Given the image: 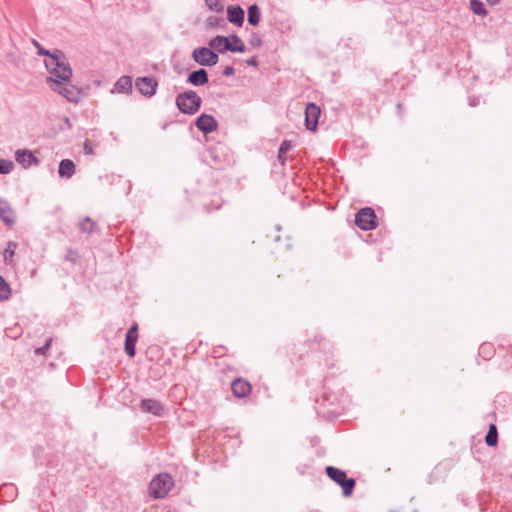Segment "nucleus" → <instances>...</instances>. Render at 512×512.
Here are the masks:
<instances>
[{"instance_id": "nucleus-1", "label": "nucleus", "mask_w": 512, "mask_h": 512, "mask_svg": "<svg viewBox=\"0 0 512 512\" xmlns=\"http://www.w3.org/2000/svg\"><path fill=\"white\" fill-rule=\"evenodd\" d=\"M44 65L50 73V76L46 79L49 86L55 84L56 80L59 82H69L71 80L72 69L65 54L61 50L56 49V56L52 59H46Z\"/></svg>"}, {"instance_id": "nucleus-2", "label": "nucleus", "mask_w": 512, "mask_h": 512, "mask_svg": "<svg viewBox=\"0 0 512 512\" xmlns=\"http://www.w3.org/2000/svg\"><path fill=\"white\" fill-rule=\"evenodd\" d=\"M201 97L194 90L179 93L176 97V106L183 113L193 115L201 107Z\"/></svg>"}, {"instance_id": "nucleus-3", "label": "nucleus", "mask_w": 512, "mask_h": 512, "mask_svg": "<svg viewBox=\"0 0 512 512\" xmlns=\"http://www.w3.org/2000/svg\"><path fill=\"white\" fill-rule=\"evenodd\" d=\"M174 486V480L168 473L156 475L150 482L149 492L154 499L164 498Z\"/></svg>"}, {"instance_id": "nucleus-4", "label": "nucleus", "mask_w": 512, "mask_h": 512, "mask_svg": "<svg viewBox=\"0 0 512 512\" xmlns=\"http://www.w3.org/2000/svg\"><path fill=\"white\" fill-rule=\"evenodd\" d=\"M325 471L331 480L341 486L342 494L345 497H349L353 493L356 481L353 478H348L345 471L333 466H327Z\"/></svg>"}, {"instance_id": "nucleus-5", "label": "nucleus", "mask_w": 512, "mask_h": 512, "mask_svg": "<svg viewBox=\"0 0 512 512\" xmlns=\"http://www.w3.org/2000/svg\"><path fill=\"white\" fill-rule=\"evenodd\" d=\"M51 90L57 92L66 98L69 102L77 103L81 98V90L69 82L55 81V84L50 85Z\"/></svg>"}, {"instance_id": "nucleus-6", "label": "nucleus", "mask_w": 512, "mask_h": 512, "mask_svg": "<svg viewBox=\"0 0 512 512\" xmlns=\"http://www.w3.org/2000/svg\"><path fill=\"white\" fill-rule=\"evenodd\" d=\"M355 224L364 231L375 229L377 223L374 210L370 207L360 209L355 215Z\"/></svg>"}, {"instance_id": "nucleus-7", "label": "nucleus", "mask_w": 512, "mask_h": 512, "mask_svg": "<svg viewBox=\"0 0 512 512\" xmlns=\"http://www.w3.org/2000/svg\"><path fill=\"white\" fill-rule=\"evenodd\" d=\"M192 59L201 66H214L218 63L219 57L212 48L198 47L193 50Z\"/></svg>"}, {"instance_id": "nucleus-8", "label": "nucleus", "mask_w": 512, "mask_h": 512, "mask_svg": "<svg viewBox=\"0 0 512 512\" xmlns=\"http://www.w3.org/2000/svg\"><path fill=\"white\" fill-rule=\"evenodd\" d=\"M158 87V82L152 77H138L135 80L136 90L143 96L151 98L155 95Z\"/></svg>"}, {"instance_id": "nucleus-9", "label": "nucleus", "mask_w": 512, "mask_h": 512, "mask_svg": "<svg viewBox=\"0 0 512 512\" xmlns=\"http://www.w3.org/2000/svg\"><path fill=\"white\" fill-rule=\"evenodd\" d=\"M209 46L213 50H215L219 53H224L226 51H229V52L242 51L241 46H233V44L230 42L229 37L220 36V35L211 39L209 42Z\"/></svg>"}, {"instance_id": "nucleus-10", "label": "nucleus", "mask_w": 512, "mask_h": 512, "mask_svg": "<svg viewBox=\"0 0 512 512\" xmlns=\"http://www.w3.org/2000/svg\"><path fill=\"white\" fill-rule=\"evenodd\" d=\"M207 159L211 160V165L216 168H220L224 163L227 162V154L224 151V147L220 144L210 146L207 150Z\"/></svg>"}, {"instance_id": "nucleus-11", "label": "nucleus", "mask_w": 512, "mask_h": 512, "mask_svg": "<svg viewBox=\"0 0 512 512\" xmlns=\"http://www.w3.org/2000/svg\"><path fill=\"white\" fill-rule=\"evenodd\" d=\"M320 113L319 106L314 103L307 104L305 108V125L307 130L316 131Z\"/></svg>"}, {"instance_id": "nucleus-12", "label": "nucleus", "mask_w": 512, "mask_h": 512, "mask_svg": "<svg viewBox=\"0 0 512 512\" xmlns=\"http://www.w3.org/2000/svg\"><path fill=\"white\" fill-rule=\"evenodd\" d=\"M0 220L8 227L16 222V213L6 199L0 198Z\"/></svg>"}, {"instance_id": "nucleus-13", "label": "nucleus", "mask_w": 512, "mask_h": 512, "mask_svg": "<svg viewBox=\"0 0 512 512\" xmlns=\"http://www.w3.org/2000/svg\"><path fill=\"white\" fill-rule=\"evenodd\" d=\"M195 126L203 133H211L215 131L218 127V123L216 119L212 115L201 114L196 122Z\"/></svg>"}, {"instance_id": "nucleus-14", "label": "nucleus", "mask_w": 512, "mask_h": 512, "mask_svg": "<svg viewBox=\"0 0 512 512\" xmlns=\"http://www.w3.org/2000/svg\"><path fill=\"white\" fill-rule=\"evenodd\" d=\"M138 340V325L134 323L127 331L125 337V352L129 357L135 356V345Z\"/></svg>"}, {"instance_id": "nucleus-15", "label": "nucleus", "mask_w": 512, "mask_h": 512, "mask_svg": "<svg viewBox=\"0 0 512 512\" xmlns=\"http://www.w3.org/2000/svg\"><path fill=\"white\" fill-rule=\"evenodd\" d=\"M227 20L238 26L241 27L245 20V12L239 5H229L227 7Z\"/></svg>"}, {"instance_id": "nucleus-16", "label": "nucleus", "mask_w": 512, "mask_h": 512, "mask_svg": "<svg viewBox=\"0 0 512 512\" xmlns=\"http://www.w3.org/2000/svg\"><path fill=\"white\" fill-rule=\"evenodd\" d=\"M251 389V384L242 378H237L231 383L232 393L238 398L246 397L251 392Z\"/></svg>"}, {"instance_id": "nucleus-17", "label": "nucleus", "mask_w": 512, "mask_h": 512, "mask_svg": "<svg viewBox=\"0 0 512 512\" xmlns=\"http://www.w3.org/2000/svg\"><path fill=\"white\" fill-rule=\"evenodd\" d=\"M140 408L143 412L151 413L155 416H161L164 411L163 405L156 399H143Z\"/></svg>"}, {"instance_id": "nucleus-18", "label": "nucleus", "mask_w": 512, "mask_h": 512, "mask_svg": "<svg viewBox=\"0 0 512 512\" xmlns=\"http://www.w3.org/2000/svg\"><path fill=\"white\" fill-rule=\"evenodd\" d=\"M186 81L193 86H203L208 83L209 76L205 69L200 68L198 70L192 71L188 75Z\"/></svg>"}, {"instance_id": "nucleus-19", "label": "nucleus", "mask_w": 512, "mask_h": 512, "mask_svg": "<svg viewBox=\"0 0 512 512\" xmlns=\"http://www.w3.org/2000/svg\"><path fill=\"white\" fill-rule=\"evenodd\" d=\"M15 159L18 163L22 164L24 167H30L33 164H38V159L32 154L31 151L26 149H19L15 152Z\"/></svg>"}, {"instance_id": "nucleus-20", "label": "nucleus", "mask_w": 512, "mask_h": 512, "mask_svg": "<svg viewBox=\"0 0 512 512\" xmlns=\"http://www.w3.org/2000/svg\"><path fill=\"white\" fill-rule=\"evenodd\" d=\"M132 88V78L130 76L124 75L116 81V83L114 84V88L111 90V93L118 92L124 94H131Z\"/></svg>"}, {"instance_id": "nucleus-21", "label": "nucleus", "mask_w": 512, "mask_h": 512, "mask_svg": "<svg viewBox=\"0 0 512 512\" xmlns=\"http://www.w3.org/2000/svg\"><path fill=\"white\" fill-rule=\"evenodd\" d=\"M59 175L61 177L70 178L75 173V164L70 159H63L59 163L58 169Z\"/></svg>"}, {"instance_id": "nucleus-22", "label": "nucleus", "mask_w": 512, "mask_h": 512, "mask_svg": "<svg viewBox=\"0 0 512 512\" xmlns=\"http://www.w3.org/2000/svg\"><path fill=\"white\" fill-rule=\"evenodd\" d=\"M247 21L250 25L256 26L260 22L261 13L257 4H252L247 9Z\"/></svg>"}, {"instance_id": "nucleus-23", "label": "nucleus", "mask_w": 512, "mask_h": 512, "mask_svg": "<svg viewBox=\"0 0 512 512\" xmlns=\"http://www.w3.org/2000/svg\"><path fill=\"white\" fill-rule=\"evenodd\" d=\"M498 442V432H497V427L495 424H490L489 425V429H488V432L485 436V443L490 446V447H493L497 444Z\"/></svg>"}, {"instance_id": "nucleus-24", "label": "nucleus", "mask_w": 512, "mask_h": 512, "mask_svg": "<svg viewBox=\"0 0 512 512\" xmlns=\"http://www.w3.org/2000/svg\"><path fill=\"white\" fill-rule=\"evenodd\" d=\"M18 244L13 241H9L7 247L3 252V259L5 264H11L13 261V256L15 254V250L17 249Z\"/></svg>"}, {"instance_id": "nucleus-25", "label": "nucleus", "mask_w": 512, "mask_h": 512, "mask_svg": "<svg viewBox=\"0 0 512 512\" xmlns=\"http://www.w3.org/2000/svg\"><path fill=\"white\" fill-rule=\"evenodd\" d=\"M471 11L478 16H487L488 11L480 0H470Z\"/></svg>"}, {"instance_id": "nucleus-26", "label": "nucleus", "mask_w": 512, "mask_h": 512, "mask_svg": "<svg viewBox=\"0 0 512 512\" xmlns=\"http://www.w3.org/2000/svg\"><path fill=\"white\" fill-rule=\"evenodd\" d=\"M11 288L5 279L0 275V301H5L10 298Z\"/></svg>"}, {"instance_id": "nucleus-27", "label": "nucleus", "mask_w": 512, "mask_h": 512, "mask_svg": "<svg viewBox=\"0 0 512 512\" xmlns=\"http://www.w3.org/2000/svg\"><path fill=\"white\" fill-rule=\"evenodd\" d=\"M205 25H206L207 29L215 28V27H223L225 25V20L221 17L212 15L206 19Z\"/></svg>"}, {"instance_id": "nucleus-28", "label": "nucleus", "mask_w": 512, "mask_h": 512, "mask_svg": "<svg viewBox=\"0 0 512 512\" xmlns=\"http://www.w3.org/2000/svg\"><path fill=\"white\" fill-rule=\"evenodd\" d=\"M32 44L37 49V54L40 56H46L48 59H52L54 56H56V49L54 51L47 50L41 46V44L33 39Z\"/></svg>"}, {"instance_id": "nucleus-29", "label": "nucleus", "mask_w": 512, "mask_h": 512, "mask_svg": "<svg viewBox=\"0 0 512 512\" xmlns=\"http://www.w3.org/2000/svg\"><path fill=\"white\" fill-rule=\"evenodd\" d=\"M79 226L82 232L91 233L94 231L96 223L90 218L86 217L80 222Z\"/></svg>"}, {"instance_id": "nucleus-30", "label": "nucleus", "mask_w": 512, "mask_h": 512, "mask_svg": "<svg viewBox=\"0 0 512 512\" xmlns=\"http://www.w3.org/2000/svg\"><path fill=\"white\" fill-rule=\"evenodd\" d=\"M205 5L211 11L222 13L224 10L223 4L219 0H204Z\"/></svg>"}, {"instance_id": "nucleus-31", "label": "nucleus", "mask_w": 512, "mask_h": 512, "mask_svg": "<svg viewBox=\"0 0 512 512\" xmlns=\"http://www.w3.org/2000/svg\"><path fill=\"white\" fill-rule=\"evenodd\" d=\"M14 169V163L11 160L0 159V174L6 175L12 172Z\"/></svg>"}, {"instance_id": "nucleus-32", "label": "nucleus", "mask_w": 512, "mask_h": 512, "mask_svg": "<svg viewBox=\"0 0 512 512\" xmlns=\"http://www.w3.org/2000/svg\"><path fill=\"white\" fill-rule=\"evenodd\" d=\"M249 44L252 46V47H261L262 44H263V41L261 39V37L255 33V32H252L249 36Z\"/></svg>"}, {"instance_id": "nucleus-33", "label": "nucleus", "mask_w": 512, "mask_h": 512, "mask_svg": "<svg viewBox=\"0 0 512 512\" xmlns=\"http://www.w3.org/2000/svg\"><path fill=\"white\" fill-rule=\"evenodd\" d=\"M230 38V42L232 41L234 44L233 46H241L242 47V51H236L235 53H244L246 51V47L242 41V39L236 35V34H231L229 36Z\"/></svg>"}, {"instance_id": "nucleus-34", "label": "nucleus", "mask_w": 512, "mask_h": 512, "mask_svg": "<svg viewBox=\"0 0 512 512\" xmlns=\"http://www.w3.org/2000/svg\"><path fill=\"white\" fill-rule=\"evenodd\" d=\"M51 344H52V338H49L46 343L42 346V347H38L34 350V353L36 355H43L45 356L47 351L49 350V348L51 347Z\"/></svg>"}, {"instance_id": "nucleus-35", "label": "nucleus", "mask_w": 512, "mask_h": 512, "mask_svg": "<svg viewBox=\"0 0 512 512\" xmlns=\"http://www.w3.org/2000/svg\"><path fill=\"white\" fill-rule=\"evenodd\" d=\"M292 147V143L291 141H288V140H284L281 144H280V147H279V154H286V152H288Z\"/></svg>"}, {"instance_id": "nucleus-36", "label": "nucleus", "mask_w": 512, "mask_h": 512, "mask_svg": "<svg viewBox=\"0 0 512 512\" xmlns=\"http://www.w3.org/2000/svg\"><path fill=\"white\" fill-rule=\"evenodd\" d=\"M83 149H84L85 154H87V155L94 154L93 145H92L91 141H89V140H86L84 142Z\"/></svg>"}, {"instance_id": "nucleus-37", "label": "nucleus", "mask_w": 512, "mask_h": 512, "mask_svg": "<svg viewBox=\"0 0 512 512\" xmlns=\"http://www.w3.org/2000/svg\"><path fill=\"white\" fill-rule=\"evenodd\" d=\"M234 73H235V69L232 66H226L222 72L223 76H226V77L232 76V75H234Z\"/></svg>"}, {"instance_id": "nucleus-38", "label": "nucleus", "mask_w": 512, "mask_h": 512, "mask_svg": "<svg viewBox=\"0 0 512 512\" xmlns=\"http://www.w3.org/2000/svg\"><path fill=\"white\" fill-rule=\"evenodd\" d=\"M246 64L249 66L258 67L259 62H258L257 58L254 56V57L247 59Z\"/></svg>"}, {"instance_id": "nucleus-39", "label": "nucleus", "mask_w": 512, "mask_h": 512, "mask_svg": "<svg viewBox=\"0 0 512 512\" xmlns=\"http://www.w3.org/2000/svg\"><path fill=\"white\" fill-rule=\"evenodd\" d=\"M277 159L278 161L281 163V165H284L285 164V161H286V158H285V154H279L277 155Z\"/></svg>"}, {"instance_id": "nucleus-40", "label": "nucleus", "mask_w": 512, "mask_h": 512, "mask_svg": "<svg viewBox=\"0 0 512 512\" xmlns=\"http://www.w3.org/2000/svg\"><path fill=\"white\" fill-rule=\"evenodd\" d=\"M501 0H486V2L491 5V6H495L497 4L500 3Z\"/></svg>"}, {"instance_id": "nucleus-41", "label": "nucleus", "mask_w": 512, "mask_h": 512, "mask_svg": "<svg viewBox=\"0 0 512 512\" xmlns=\"http://www.w3.org/2000/svg\"><path fill=\"white\" fill-rule=\"evenodd\" d=\"M65 122H66V124H68V126H69V127L71 126V124H70V120H69V118H68V117H66Z\"/></svg>"}]
</instances>
